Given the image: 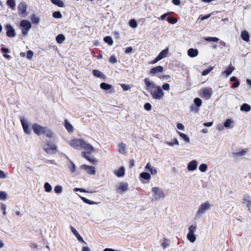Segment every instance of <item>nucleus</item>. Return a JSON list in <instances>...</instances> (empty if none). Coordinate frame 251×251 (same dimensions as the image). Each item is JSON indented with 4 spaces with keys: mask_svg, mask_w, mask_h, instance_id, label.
<instances>
[{
    "mask_svg": "<svg viewBox=\"0 0 251 251\" xmlns=\"http://www.w3.org/2000/svg\"><path fill=\"white\" fill-rule=\"evenodd\" d=\"M70 145L76 150L84 149L86 151H90V152H94L95 151V149L92 145L84 142L82 139H73L71 141Z\"/></svg>",
    "mask_w": 251,
    "mask_h": 251,
    "instance_id": "1",
    "label": "nucleus"
},
{
    "mask_svg": "<svg viewBox=\"0 0 251 251\" xmlns=\"http://www.w3.org/2000/svg\"><path fill=\"white\" fill-rule=\"evenodd\" d=\"M211 204L209 202L206 201L201 203L195 215V219H199L201 218L205 212L210 209Z\"/></svg>",
    "mask_w": 251,
    "mask_h": 251,
    "instance_id": "2",
    "label": "nucleus"
},
{
    "mask_svg": "<svg viewBox=\"0 0 251 251\" xmlns=\"http://www.w3.org/2000/svg\"><path fill=\"white\" fill-rule=\"evenodd\" d=\"M151 191L152 193V200L158 201L165 198V195L162 189L158 187H153L151 188Z\"/></svg>",
    "mask_w": 251,
    "mask_h": 251,
    "instance_id": "3",
    "label": "nucleus"
},
{
    "mask_svg": "<svg viewBox=\"0 0 251 251\" xmlns=\"http://www.w3.org/2000/svg\"><path fill=\"white\" fill-rule=\"evenodd\" d=\"M43 149L48 154H54L57 152L56 146L50 141H47L42 146Z\"/></svg>",
    "mask_w": 251,
    "mask_h": 251,
    "instance_id": "4",
    "label": "nucleus"
},
{
    "mask_svg": "<svg viewBox=\"0 0 251 251\" xmlns=\"http://www.w3.org/2000/svg\"><path fill=\"white\" fill-rule=\"evenodd\" d=\"M152 88L155 89V90L154 91H151L152 97L156 100L161 99L164 96V92L161 88L155 85H152Z\"/></svg>",
    "mask_w": 251,
    "mask_h": 251,
    "instance_id": "5",
    "label": "nucleus"
},
{
    "mask_svg": "<svg viewBox=\"0 0 251 251\" xmlns=\"http://www.w3.org/2000/svg\"><path fill=\"white\" fill-rule=\"evenodd\" d=\"M27 8V5L25 2H20L18 6V11L19 15L22 17H26L28 14L26 11Z\"/></svg>",
    "mask_w": 251,
    "mask_h": 251,
    "instance_id": "6",
    "label": "nucleus"
},
{
    "mask_svg": "<svg viewBox=\"0 0 251 251\" xmlns=\"http://www.w3.org/2000/svg\"><path fill=\"white\" fill-rule=\"evenodd\" d=\"M196 228V225H191L188 228L189 232L187 235V238L191 243H194L196 240V236L194 234Z\"/></svg>",
    "mask_w": 251,
    "mask_h": 251,
    "instance_id": "7",
    "label": "nucleus"
},
{
    "mask_svg": "<svg viewBox=\"0 0 251 251\" xmlns=\"http://www.w3.org/2000/svg\"><path fill=\"white\" fill-rule=\"evenodd\" d=\"M213 90L211 88L205 87L201 90V95L202 98L207 100L212 96Z\"/></svg>",
    "mask_w": 251,
    "mask_h": 251,
    "instance_id": "8",
    "label": "nucleus"
},
{
    "mask_svg": "<svg viewBox=\"0 0 251 251\" xmlns=\"http://www.w3.org/2000/svg\"><path fill=\"white\" fill-rule=\"evenodd\" d=\"M46 126H42L41 125L34 124L32 126V129L33 131L37 135H41L43 134Z\"/></svg>",
    "mask_w": 251,
    "mask_h": 251,
    "instance_id": "9",
    "label": "nucleus"
},
{
    "mask_svg": "<svg viewBox=\"0 0 251 251\" xmlns=\"http://www.w3.org/2000/svg\"><path fill=\"white\" fill-rule=\"evenodd\" d=\"M5 29L6 30V35L9 37H14L16 36L15 29L13 26L9 24L5 25Z\"/></svg>",
    "mask_w": 251,
    "mask_h": 251,
    "instance_id": "10",
    "label": "nucleus"
},
{
    "mask_svg": "<svg viewBox=\"0 0 251 251\" xmlns=\"http://www.w3.org/2000/svg\"><path fill=\"white\" fill-rule=\"evenodd\" d=\"M20 121L23 126L24 132L26 134H30L31 130L28 127V122L26 121V120L22 117H20Z\"/></svg>",
    "mask_w": 251,
    "mask_h": 251,
    "instance_id": "11",
    "label": "nucleus"
},
{
    "mask_svg": "<svg viewBox=\"0 0 251 251\" xmlns=\"http://www.w3.org/2000/svg\"><path fill=\"white\" fill-rule=\"evenodd\" d=\"M81 168L85 170L86 172L90 175H95L96 174V169L93 166L83 165L81 166Z\"/></svg>",
    "mask_w": 251,
    "mask_h": 251,
    "instance_id": "12",
    "label": "nucleus"
},
{
    "mask_svg": "<svg viewBox=\"0 0 251 251\" xmlns=\"http://www.w3.org/2000/svg\"><path fill=\"white\" fill-rule=\"evenodd\" d=\"M20 25L24 29L29 30L31 27V24L28 20H23L21 21Z\"/></svg>",
    "mask_w": 251,
    "mask_h": 251,
    "instance_id": "13",
    "label": "nucleus"
},
{
    "mask_svg": "<svg viewBox=\"0 0 251 251\" xmlns=\"http://www.w3.org/2000/svg\"><path fill=\"white\" fill-rule=\"evenodd\" d=\"M70 228L73 234L75 236L77 240L80 242L83 243L84 244H86V243L84 241L82 237L80 235V234L78 233L77 230L73 226H70Z\"/></svg>",
    "mask_w": 251,
    "mask_h": 251,
    "instance_id": "14",
    "label": "nucleus"
},
{
    "mask_svg": "<svg viewBox=\"0 0 251 251\" xmlns=\"http://www.w3.org/2000/svg\"><path fill=\"white\" fill-rule=\"evenodd\" d=\"M197 161L195 160H192L188 163L187 166V169L191 171H194L197 169Z\"/></svg>",
    "mask_w": 251,
    "mask_h": 251,
    "instance_id": "15",
    "label": "nucleus"
},
{
    "mask_svg": "<svg viewBox=\"0 0 251 251\" xmlns=\"http://www.w3.org/2000/svg\"><path fill=\"white\" fill-rule=\"evenodd\" d=\"M126 145L122 142L119 144L118 145V151L119 152L123 154H126Z\"/></svg>",
    "mask_w": 251,
    "mask_h": 251,
    "instance_id": "16",
    "label": "nucleus"
},
{
    "mask_svg": "<svg viewBox=\"0 0 251 251\" xmlns=\"http://www.w3.org/2000/svg\"><path fill=\"white\" fill-rule=\"evenodd\" d=\"M198 50L196 49L190 48L188 50V55L191 57H195L198 55Z\"/></svg>",
    "mask_w": 251,
    "mask_h": 251,
    "instance_id": "17",
    "label": "nucleus"
},
{
    "mask_svg": "<svg viewBox=\"0 0 251 251\" xmlns=\"http://www.w3.org/2000/svg\"><path fill=\"white\" fill-rule=\"evenodd\" d=\"M163 71V67L161 66H158L152 68L150 71L151 74H155L157 73H161Z\"/></svg>",
    "mask_w": 251,
    "mask_h": 251,
    "instance_id": "18",
    "label": "nucleus"
},
{
    "mask_svg": "<svg viewBox=\"0 0 251 251\" xmlns=\"http://www.w3.org/2000/svg\"><path fill=\"white\" fill-rule=\"evenodd\" d=\"M93 74L94 76L99 78L102 79H105L106 78L105 75L102 72L98 70H94L93 71Z\"/></svg>",
    "mask_w": 251,
    "mask_h": 251,
    "instance_id": "19",
    "label": "nucleus"
},
{
    "mask_svg": "<svg viewBox=\"0 0 251 251\" xmlns=\"http://www.w3.org/2000/svg\"><path fill=\"white\" fill-rule=\"evenodd\" d=\"M251 202V197L248 194H245L243 199V203L246 204V206H249V204Z\"/></svg>",
    "mask_w": 251,
    "mask_h": 251,
    "instance_id": "20",
    "label": "nucleus"
},
{
    "mask_svg": "<svg viewBox=\"0 0 251 251\" xmlns=\"http://www.w3.org/2000/svg\"><path fill=\"white\" fill-rule=\"evenodd\" d=\"M128 187V184L126 182H121L119 184L118 189L122 192H125L127 191Z\"/></svg>",
    "mask_w": 251,
    "mask_h": 251,
    "instance_id": "21",
    "label": "nucleus"
},
{
    "mask_svg": "<svg viewBox=\"0 0 251 251\" xmlns=\"http://www.w3.org/2000/svg\"><path fill=\"white\" fill-rule=\"evenodd\" d=\"M125 169L124 167H121L117 171H115V174L118 177H123L125 175Z\"/></svg>",
    "mask_w": 251,
    "mask_h": 251,
    "instance_id": "22",
    "label": "nucleus"
},
{
    "mask_svg": "<svg viewBox=\"0 0 251 251\" xmlns=\"http://www.w3.org/2000/svg\"><path fill=\"white\" fill-rule=\"evenodd\" d=\"M241 36L242 39L245 41L248 42L249 41L250 36L248 32L247 31H243L241 32Z\"/></svg>",
    "mask_w": 251,
    "mask_h": 251,
    "instance_id": "23",
    "label": "nucleus"
},
{
    "mask_svg": "<svg viewBox=\"0 0 251 251\" xmlns=\"http://www.w3.org/2000/svg\"><path fill=\"white\" fill-rule=\"evenodd\" d=\"M234 70V68L231 65L226 68L223 72L222 74H226V76L229 75Z\"/></svg>",
    "mask_w": 251,
    "mask_h": 251,
    "instance_id": "24",
    "label": "nucleus"
},
{
    "mask_svg": "<svg viewBox=\"0 0 251 251\" xmlns=\"http://www.w3.org/2000/svg\"><path fill=\"white\" fill-rule=\"evenodd\" d=\"M65 126L69 132H72L73 131V126L67 120H65Z\"/></svg>",
    "mask_w": 251,
    "mask_h": 251,
    "instance_id": "25",
    "label": "nucleus"
},
{
    "mask_svg": "<svg viewBox=\"0 0 251 251\" xmlns=\"http://www.w3.org/2000/svg\"><path fill=\"white\" fill-rule=\"evenodd\" d=\"M43 134L45 135L49 138H52L53 137V133L51 130L46 127Z\"/></svg>",
    "mask_w": 251,
    "mask_h": 251,
    "instance_id": "26",
    "label": "nucleus"
},
{
    "mask_svg": "<svg viewBox=\"0 0 251 251\" xmlns=\"http://www.w3.org/2000/svg\"><path fill=\"white\" fill-rule=\"evenodd\" d=\"M100 87L103 90H108L111 89L112 85L105 82H102L100 84Z\"/></svg>",
    "mask_w": 251,
    "mask_h": 251,
    "instance_id": "27",
    "label": "nucleus"
},
{
    "mask_svg": "<svg viewBox=\"0 0 251 251\" xmlns=\"http://www.w3.org/2000/svg\"><path fill=\"white\" fill-rule=\"evenodd\" d=\"M177 133L185 141L186 143L190 142L189 137L185 134H184L180 131H177Z\"/></svg>",
    "mask_w": 251,
    "mask_h": 251,
    "instance_id": "28",
    "label": "nucleus"
},
{
    "mask_svg": "<svg viewBox=\"0 0 251 251\" xmlns=\"http://www.w3.org/2000/svg\"><path fill=\"white\" fill-rule=\"evenodd\" d=\"M233 123V121L231 119H227L224 124V126L226 128H231L232 127V124Z\"/></svg>",
    "mask_w": 251,
    "mask_h": 251,
    "instance_id": "29",
    "label": "nucleus"
},
{
    "mask_svg": "<svg viewBox=\"0 0 251 251\" xmlns=\"http://www.w3.org/2000/svg\"><path fill=\"white\" fill-rule=\"evenodd\" d=\"M168 50H169V49L168 48H166V49L163 50L159 53V54L158 55V56L159 57V58L161 59H163L167 56V55L168 53Z\"/></svg>",
    "mask_w": 251,
    "mask_h": 251,
    "instance_id": "30",
    "label": "nucleus"
},
{
    "mask_svg": "<svg viewBox=\"0 0 251 251\" xmlns=\"http://www.w3.org/2000/svg\"><path fill=\"white\" fill-rule=\"evenodd\" d=\"M65 36L62 34H60L56 37V42L59 44H61L65 40Z\"/></svg>",
    "mask_w": 251,
    "mask_h": 251,
    "instance_id": "31",
    "label": "nucleus"
},
{
    "mask_svg": "<svg viewBox=\"0 0 251 251\" xmlns=\"http://www.w3.org/2000/svg\"><path fill=\"white\" fill-rule=\"evenodd\" d=\"M170 245V241L169 240L166 238H164L162 241V242L161 243V246L164 248L165 249L167 247H168Z\"/></svg>",
    "mask_w": 251,
    "mask_h": 251,
    "instance_id": "32",
    "label": "nucleus"
},
{
    "mask_svg": "<svg viewBox=\"0 0 251 251\" xmlns=\"http://www.w3.org/2000/svg\"><path fill=\"white\" fill-rule=\"evenodd\" d=\"M68 159L69 160V162L70 163V166H68V168H69L70 170L71 171L72 173H74L76 170V166L75 164L69 158L67 157Z\"/></svg>",
    "mask_w": 251,
    "mask_h": 251,
    "instance_id": "33",
    "label": "nucleus"
},
{
    "mask_svg": "<svg viewBox=\"0 0 251 251\" xmlns=\"http://www.w3.org/2000/svg\"><path fill=\"white\" fill-rule=\"evenodd\" d=\"M6 4L10 8L13 9L16 6L15 0H7Z\"/></svg>",
    "mask_w": 251,
    "mask_h": 251,
    "instance_id": "34",
    "label": "nucleus"
},
{
    "mask_svg": "<svg viewBox=\"0 0 251 251\" xmlns=\"http://www.w3.org/2000/svg\"><path fill=\"white\" fill-rule=\"evenodd\" d=\"M140 177L144 179L149 180L151 178V175L149 173L147 172L141 173L140 175Z\"/></svg>",
    "mask_w": 251,
    "mask_h": 251,
    "instance_id": "35",
    "label": "nucleus"
},
{
    "mask_svg": "<svg viewBox=\"0 0 251 251\" xmlns=\"http://www.w3.org/2000/svg\"><path fill=\"white\" fill-rule=\"evenodd\" d=\"M31 20L33 24H38L40 22V18L35 16V14L32 15L31 18Z\"/></svg>",
    "mask_w": 251,
    "mask_h": 251,
    "instance_id": "36",
    "label": "nucleus"
},
{
    "mask_svg": "<svg viewBox=\"0 0 251 251\" xmlns=\"http://www.w3.org/2000/svg\"><path fill=\"white\" fill-rule=\"evenodd\" d=\"M204 40L208 42H217L219 40V39L215 37H205Z\"/></svg>",
    "mask_w": 251,
    "mask_h": 251,
    "instance_id": "37",
    "label": "nucleus"
},
{
    "mask_svg": "<svg viewBox=\"0 0 251 251\" xmlns=\"http://www.w3.org/2000/svg\"><path fill=\"white\" fill-rule=\"evenodd\" d=\"M246 152H247V151L246 150H243L241 151L234 153H233V155L235 157H239V156H242L245 155L246 154Z\"/></svg>",
    "mask_w": 251,
    "mask_h": 251,
    "instance_id": "38",
    "label": "nucleus"
},
{
    "mask_svg": "<svg viewBox=\"0 0 251 251\" xmlns=\"http://www.w3.org/2000/svg\"><path fill=\"white\" fill-rule=\"evenodd\" d=\"M165 143L170 146H178L179 145L178 141L176 138L174 139L173 142H166Z\"/></svg>",
    "mask_w": 251,
    "mask_h": 251,
    "instance_id": "39",
    "label": "nucleus"
},
{
    "mask_svg": "<svg viewBox=\"0 0 251 251\" xmlns=\"http://www.w3.org/2000/svg\"><path fill=\"white\" fill-rule=\"evenodd\" d=\"M104 41L105 43H107L109 45L111 46L113 43L112 38L110 36H106L104 38Z\"/></svg>",
    "mask_w": 251,
    "mask_h": 251,
    "instance_id": "40",
    "label": "nucleus"
},
{
    "mask_svg": "<svg viewBox=\"0 0 251 251\" xmlns=\"http://www.w3.org/2000/svg\"><path fill=\"white\" fill-rule=\"evenodd\" d=\"M53 3L58 7H64V4L62 1L61 0H53Z\"/></svg>",
    "mask_w": 251,
    "mask_h": 251,
    "instance_id": "41",
    "label": "nucleus"
},
{
    "mask_svg": "<svg viewBox=\"0 0 251 251\" xmlns=\"http://www.w3.org/2000/svg\"><path fill=\"white\" fill-rule=\"evenodd\" d=\"M44 188L45 189V191L49 193V192H50L52 189V186H51V185L48 183V182H46L45 184H44Z\"/></svg>",
    "mask_w": 251,
    "mask_h": 251,
    "instance_id": "42",
    "label": "nucleus"
},
{
    "mask_svg": "<svg viewBox=\"0 0 251 251\" xmlns=\"http://www.w3.org/2000/svg\"><path fill=\"white\" fill-rule=\"evenodd\" d=\"M199 170L201 172H205L207 170V165L206 164H201L199 166Z\"/></svg>",
    "mask_w": 251,
    "mask_h": 251,
    "instance_id": "43",
    "label": "nucleus"
},
{
    "mask_svg": "<svg viewBox=\"0 0 251 251\" xmlns=\"http://www.w3.org/2000/svg\"><path fill=\"white\" fill-rule=\"evenodd\" d=\"M52 16L54 18L60 19L62 15L60 11H55L52 13Z\"/></svg>",
    "mask_w": 251,
    "mask_h": 251,
    "instance_id": "44",
    "label": "nucleus"
},
{
    "mask_svg": "<svg viewBox=\"0 0 251 251\" xmlns=\"http://www.w3.org/2000/svg\"><path fill=\"white\" fill-rule=\"evenodd\" d=\"M130 26L133 28H135L137 26V23L135 20L131 19L129 22Z\"/></svg>",
    "mask_w": 251,
    "mask_h": 251,
    "instance_id": "45",
    "label": "nucleus"
},
{
    "mask_svg": "<svg viewBox=\"0 0 251 251\" xmlns=\"http://www.w3.org/2000/svg\"><path fill=\"white\" fill-rule=\"evenodd\" d=\"M81 199L86 203L89 204H94L96 203L95 202L90 201L84 197H80Z\"/></svg>",
    "mask_w": 251,
    "mask_h": 251,
    "instance_id": "46",
    "label": "nucleus"
},
{
    "mask_svg": "<svg viewBox=\"0 0 251 251\" xmlns=\"http://www.w3.org/2000/svg\"><path fill=\"white\" fill-rule=\"evenodd\" d=\"M144 82H145V84L147 85V86L149 88V87H151L152 88V85H155L154 84H153V83H151L149 78H145L144 79Z\"/></svg>",
    "mask_w": 251,
    "mask_h": 251,
    "instance_id": "47",
    "label": "nucleus"
},
{
    "mask_svg": "<svg viewBox=\"0 0 251 251\" xmlns=\"http://www.w3.org/2000/svg\"><path fill=\"white\" fill-rule=\"evenodd\" d=\"M251 107L247 103H244L240 107V110H251Z\"/></svg>",
    "mask_w": 251,
    "mask_h": 251,
    "instance_id": "48",
    "label": "nucleus"
},
{
    "mask_svg": "<svg viewBox=\"0 0 251 251\" xmlns=\"http://www.w3.org/2000/svg\"><path fill=\"white\" fill-rule=\"evenodd\" d=\"M54 191L57 194H60L62 192V187L60 185H56L54 187Z\"/></svg>",
    "mask_w": 251,
    "mask_h": 251,
    "instance_id": "49",
    "label": "nucleus"
},
{
    "mask_svg": "<svg viewBox=\"0 0 251 251\" xmlns=\"http://www.w3.org/2000/svg\"><path fill=\"white\" fill-rule=\"evenodd\" d=\"M7 194L6 192L4 191H0V200L1 201H4L6 200Z\"/></svg>",
    "mask_w": 251,
    "mask_h": 251,
    "instance_id": "50",
    "label": "nucleus"
},
{
    "mask_svg": "<svg viewBox=\"0 0 251 251\" xmlns=\"http://www.w3.org/2000/svg\"><path fill=\"white\" fill-rule=\"evenodd\" d=\"M201 99L197 98L194 99V103L197 107H199L201 105Z\"/></svg>",
    "mask_w": 251,
    "mask_h": 251,
    "instance_id": "51",
    "label": "nucleus"
},
{
    "mask_svg": "<svg viewBox=\"0 0 251 251\" xmlns=\"http://www.w3.org/2000/svg\"><path fill=\"white\" fill-rule=\"evenodd\" d=\"M168 22L171 24H175L177 22V19L174 17H169L167 18Z\"/></svg>",
    "mask_w": 251,
    "mask_h": 251,
    "instance_id": "52",
    "label": "nucleus"
},
{
    "mask_svg": "<svg viewBox=\"0 0 251 251\" xmlns=\"http://www.w3.org/2000/svg\"><path fill=\"white\" fill-rule=\"evenodd\" d=\"M213 69V68H208L205 69L203 72H202V75H206L208 74H209Z\"/></svg>",
    "mask_w": 251,
    "mask_h": 251,
    "instance_id": "53",
    "label": "nucleus"
},
{
    "mask_svg": "<svg viewBox=\"0 0 251 251\" xmlns=\"http://www.w3.org/2000/svg\"><path fill=\"white\" fill-rule=\"evenodd\" d=\"M33 56V52L31 50H28L27 52V55H26L27 58L28 59H30L32 58Z\"/></svg>",
    "mask_w": 251,
    "mask_h": 251,
    "instance_id": "54",
    "label": "nucleus"
},
{
    "mask_svg": "<svg viewBox=\"0 0 251 251\" xmlns=\"http://www.w3.org/2000/svg\"><path fill=\"white\" fill-rule=\"evenodd\" d=\"M121 87L123 88V89L125 91H127L130 89V86L129 85L126 84H121Z\"/></svg>",
    "mask_w": 251,
    "mask_h": 251,
    "instance_id": "55",
    "label": "nucleus"
},
{
    "mask_svg": "<svg viewBox=\"0 0 251 251\" xmlns=\"http://www.w3.org/2000/svg\"><path fill=\"white\" fill-rule=\"evenodd\" d=\"M109 61H110V63H111L112 64H114L117 62V60L115 56L112 55L110 57Z\"/></svg>",
    "mask_w": 251,
    "mask_h": 251,
    "instance_id": "56",
    "label": "nucleus"
},
{
    "mask_svg": "<svg viewBox=\"0 0 251 251\" xmlns=\"http://www.w3.org/2000/svg\"><path fill=\"white\" fill-rule=\"evenodd\" d=\"M1 209L3 211V214L4 215H6V205L4 204V203H1Z\"/></svg>",
    "mask_w": 251,
    "mask_h": 251,
    "instance_id": "57",
    "label": "nucleus"
},
{
    "mask_svg": "<svg viewBox=\"0 0 251 251\" xmlns=\"http://www.w3.org/2000/svg\"><path fill=\"white\" fill-rule=\"evenodd\" d=\"M87 152H83L82 153V156L83 157L86 158V159L89 157V154L91 153L92 152H90V151H87Z\"/></svg>",
    "mask_w": 251,
    "mask_h": 251,
    "instance_id": "58",
    "label": "nucleus"
},
{
    "mask_svg": "<svg viewBox=\"0 0 251 251\" xmlns=\"http://www.w3.org/2000/svg\"><path fill=\"white\" fill-rule=\"evenodd\" d=\"M87 160L94 164H95L97 162V161L94 158H92L90 156L87 159Z\"/></svg>",
    "mask_w": 251,
    "mask_h": 251,
    "instance_id": "59",
    "label": "nucleus"
},
{
    "mask_svg": "<svg viewBox=\"0 0 251 251\" xmlns=\"http://www.w3.org/2000/svg\"><path fill=\"white\" fill-rule=\"evenodd\" d=\"M162 88L164 90H168L170 89V85L168 83H165L162 85Z\"/></svg>",
    "mask_w": 251,
    "mask_h": 251,
    "instance_id": "60",
    "label": "nucleus"
},
{
    "mask_svg": "<svg viewBox=\"0 0 251 251\" xmlns=\"http://www.w3.org/2000/svg\"><path fill=\"white\" fill-rule=\"evenodd\" d=\"M74 191L77 192L80 191L81 192H85V193H88V192L86 190L82 189V188H75L74 189Z\"/></svg>",
    "mask_w": 251,
    "mask_h": 251,
    "instance_id": "61",
    "label": "nucleus"
},
{
    "mask_svg": "<svg viewBox=\"0 0 251 251\" xmlns=\"http://www.w3.org/2000/svg\"><path fill=\"white\" fill-rule=\"evenodd\" d=\"M151 104L149 103H146L144 105V108L145 110H151Z\"/></svg>",
    "mask_w": 251,
    "mask_h": 251,
    "instance_id": "62",
    "label": "nucleus"
},
{
    "mask_svg": "<svg viewBox=\"0 0 251 251\" xmlns=\"http://www.w3.org/2000/svg\"><path fill=\"white\" fill-rule=\"evenodd\" d=\"M224 127H225L224 126V125H222V124H219V125L217 126V129L219 131H221V130H224Z\"/></svg>",
    "mask_w": 251,
    "mask_h": 251,
    "instance_id": "63",
    "label": "nucleus"
},
{
    "mask_svg": "<svg viewBox=\"0 0 251 251\" xmlns=\"http://www.w3.org/2000/svg\"><path fill=\"white\" fill-rule=\"evenodd\" d=\"M150 172L152 175H156L157 172L156 169L155 168H152L151 169H150Z\"/></svg>",
    "mask_w": 251,
    "mask_h": 251,
    "instance_id": "64",
    "label": "nucleus"
}]
</instances>
